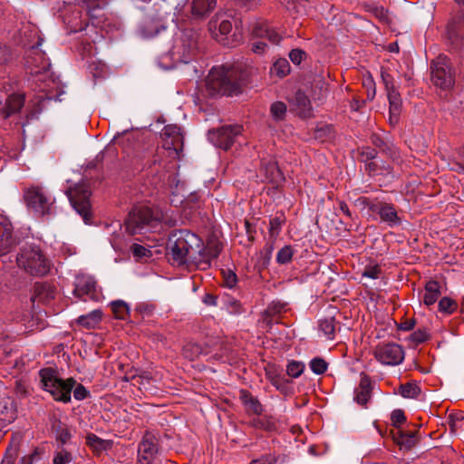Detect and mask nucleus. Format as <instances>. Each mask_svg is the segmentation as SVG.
Returning <instances> with one entry per match:
<instances>
[{
    "mask_svg": "<svg viewBox=\"0 0 464 464\" xmlns=\"http://www.w3.org/2000/svg\"><path fill=\"white\" fill-rule=\"evenodd\" d=\"M240 125H227L211 133V140L217 147L225 150H228L235 142V139L241 133Z\"/></svg>",
    "mask_w": 464,
    "mask_h": 464,
    "instance_id": "17",
    "label": "nucleus"
},
{
    "mask_svg": "<svg viewBox=\"0 0 464 464\" xmlns=\"http://www.w3.org/2000/svg\"><path fill=\"white\" fill-rule=\"evenodd\" d=\"M304 369V365L300 362L293 361L287 364L286 372L293 378L299 377Z\"/></svg>",
    "mask_w": 464,
    "mask_h": 464,
    "instance_id": "44",
    "label": "nucleus"
},
{
    "mask_svg": "<svg viewBox=\"0 0 464 464\" xmlns=\"http://www.w3.org/2000/svg\"><path fill=\"white\" fill-rule=\"evenodd\" d=\"M224 284L226 286L229 288H233L237 282V275L231 270H227V272H223Z\"/></svg>",
    "mask_w": 464,
    "mask_h": 464,
    "instance_id": "50",
    "label": "nucleus"
},
{
    "mask_svg": "<svg viewBox=\"0 0 464 464\" xmlns=\"http://www.w3.org/2000/svg\"><path fill=\"white\" fill-rule=\"evenodd\" d=\"M381 76L389 101V121L392 125H396L399 122L402 106L401 94L395 87L394 78L391 73L382 69Z\"/></svg>",
    "mask_w": 464,
    "mask_h": 464,
    "instance_id": "10",
    "label": "nucleus"
},
{
    "mask_svg": "<svg viewBox=\"0 0 464 464\" xmlns=\"http://www.w3.org/2000/svg\"><path fill=\"white\" fill-rule=\"evenodd\" d=\"M393 441L400 447L401 450H410L418 442L416 431H405L400 429L391 431Z\"/></svg>",
    "mask_w": 464,
    "mask_h": 464,
    "instance_id": "21",
    "label": "nucleus"
},
{
    "mask_svg": "<svg viewBox=\"0 0 464 464\" xmlns=\"http://www.w3.org/2000/svg\"><path fill=\"white\" fill-rule=\"evenodd\" d=\"M362 154L366 157L367 160L374 159L376 156V151L373 149L367 148L362 150Z\"/></svg>",
    "mask_w": 464,
    "mask_h": 464,
    "instance_id": "61",
    "label": "nucleus"
},
{
    "mask_svg": "<svg viewBox=\"0 0 464 464\" xmlns=\"http://www.w3.org/2000/svg\"><path fill=\"white\" fill-rule=\"evenodd\" d=\"M41 382L44 389L50 392L55 401L69 402L71 401V392L75 384L72 378L66 381L55 376L53 370L45 368L40 371Z\"/></svg>",
    "mask_w": 464,
    "mask_h": 464,
    "instance_id": "5",
    "label": "nucleus"
},
{
    "mask_svg": "<svg viewBox=\"0 0 464 464\" xmlns=\"http://www.w3.org/2000/svg\"><path fill=\"white\" fill-rule=\"evenodd\" d=\"M266 170L270 171V175L267 176V179H269L272 181L276 180L277 179H279L281 177L279 169L274 163L269 164Z\"/></svg>",
    "mask_w": 464,
    "mask_h": 464,
    "instance_id": "56",
    "label": "nucleus"
},
{
    "mask_svg": "<svg viewBox=\"0 0 464 464\" xmlns=\"http://www.w3.org/2000/svg\"><path fill=\"white\" fill-rule=\"evenodd\" d=\"M364 84L366 86H368L369 88H372V99L374 97L375 95V84H374V82L372 80V78L370 76L368 77L365 82H364Z\"/></svg>",
    "mask_w": 464,
    "mask_h": 464,
    "instance_id": "63",
    "label": "nucleus"
},
{
    "mask_svg": "<svg viewBox=\"0 0 464 464\" xmlns=\"http://www.w3.org/2000/svg\"><path fill=\"white\" fill-rule=\"evenodd\" d=\"M21 436L18 435L12 439L10 446L7 448V452L11 455V457L15 456L18 450L19 443H20Z\"/></svg>",
    "mask_w": 464,
    "mask_h": 464,
    "instance_id": "55",
    "label": "nucleus"
},
{
    "mask_svg": "<svg viewBox=\"0 0 464 464\" xmlns=\"http://www.w3.org/2000/svg\"><path fill=\"white\" fill-rule=\"evenodd\" d=\"M420 393V389L412 383H406L401 386V394L405 398H415Z\"/></svg>",
    "mask_w": 464,
    "mask_h": 464,
    "instance_id": "45",
    "label": "nucleus"
},
{
    "mask_svg": "<svg viewBox=\"0 0 464 464\" xmlns=\"http://www.w3.org/2000/svg\"><path fill=\"white\" fill-rule=\"evenodd\" d=\"M24 102V98L21 94H13L11 95L5 103V108L3 109V113L5 118L10 117L12 114L18 112L23 107Z\"/></svg>",
    "mask_w": 464,
    "mask_h": 464,
    "instance_id": "29",
    "label": "nucleus"
},
{
    "mask_svg": "<svg viewBox=\"0 0 464 464\" xmlns=\"http://www.w3.org/2000/svg\"><path fill=\"white\" fill-rule=\"evenodd\" d=\"M204 303L208 305H216L217 304V297L213 295L208 294L204 297Z\"/></svg>",
    "mask_w": 464,
    "mask_h": 464,
    "instance_id": "60",
    "label": "nucleus"
},
{
    "mask_svg": "<svg viewBox=\"0 0 464 464\" xmlns=\"http://www.w3.org/2000/svg\"><path fill=\"white\" fill-rule=\"evenodd\" d=\"M371 382L366 376L361 378L359 386L354 391V400L361 405H364L371 398Z\"/></svg>",
    "mask_w": 464,
    "mask_h": 464,
    "instance_id": "26",
    "label": "nucleus"
},
{
    "mask_svg": "<svg viewBox=\"0 0 464 464\" xmlns=\"http://www.w3.org/2000/svg\"><path fill=\"white\" fill-rule=\"evenodd\" d=\"M338 209L342 212L346 218H352V213L344 201H338Z\"/></svg>",
    "mask_w": 464,
    "mask_h": 464,
    "instance_id": "57",
    "label": "nucleus"
},
{
    "mask_svg": "<svg viewBox=\"0 0 464 464\" xmlns=\"http://www.w3.org/2000/svg\"><path fill=\"white\" fill-rule=\"evenodd\" d=\"M294 109L301 117H310L312 105L309 98L301 91H297L293 100Z\"/></svg>",
    "mask_w": 464,
    "mask_h": 464,
    "instance_id": "23",
    "label": "nucleus"
},
{
    "mask_svg": "<svg viewBox=\"0 0 464 464\" xmlns=\"http://www.w3.org/2000/svg\"><path fill=\"white\" fill-rule=\"evenodd\" d=\"M374 356L382 364L398 365L404 359V351L400 344L388 343L376 346Z\"/></svg>",
    "mask_w": 464,
    "mask_h": 464,
    "instance_id": "14",
    "label": "nucleus"
},
{
    "mask_svg": "<svg viewBox=\"0 0 464 464\" xmlns=\"http://www.w3.org/2000/svg\"><path fill=\"white\" fill-rule=\"evenodd\" d=\"M72 460L71 454L67 451L58 452L53 458V464H67Z\"/></svg>",
    "mask_w": 464,
    "mask_h": 464,
    "instance_id": "52",
    "label": "nucleus"
},
{
    "mask_svg": "<svg viewBox=\"0 0 464 464\" xmlns=\"http://www.w3.org/2000/svg\"><path fill=\"white\" fill-rule=\"evenodd\" d=\"M370 210L376 213L381 221L390 227H396L401 224L402 218L392 204L387 202L373 203L370 206Z\"/></svg>",
    "mask_w": 464,
    "mask_h": 464,
    "instance_id": "18",
    "label": "nucleus"
},
{
    "mask_svg": "<svg viewBox=\"0 0 464 464\" xmlns=\"http://www.w3.org/2000/svg\"><path fill=\"white\" fill-rule=\"evenodd\" d=\"M216 5L217 0H193L191 5L192 14L197 18H201L212 11Z\"/></svg>",
    "mask_w": 464,
    "mask_h": 464,
    "instance_id": "27",
    "label": "nucleus"
},
{
    "mask_svg": "<svg viewBox=\"0 0 464 464\" xmlns=\"http://www.w3.org/2000/svg\"><path fill=\"white\" fill-rule=\"evenodd\" d=\"M440 295V285L439 282L434 280L428 281L425 285L424 304L428 306L435 304Z\"/></svg>",
    "mask_w": 464,
    "mask_h": 464,
    "instance_id": "28",
    "label": "nucleus"
},
{
    "mask_svg": "<svg viewBox=\"0 0 464 464\" xmlns=\"http://www.w3.org/2000/svg\"><path fill=\"white\" fill-rule=\"evenodd\" d=\"M304 55L305 53L304 51L300 49H294L290 52L289 58L294 63L299 64L303 61Z\"/></svg>",
    "mask_w": 464,
    "mask_h": 464,
    "instance_id": "54",
    "label": "nucleus"
},
{
    "mask_svg": "<svg viewBox=\"0 0 464 464\" xmlns=\"http://www.w3.org/2000/svg\"><path fill=\"white\" fill-rule=\"evenodd\" d=\"M55 289L48 283H37L34 287L32 299H37L39 302L46 303L54 298Z\"/></svg>",
    "mask_w": 464,
    "mask_h": 464,
    "instance_id": "25",
    "label": "nucleus"
},
{
    "mask_svg": "<svg viewBox=\"0 0 464 464\" xmlns=\"http://www.w3.org/2000/svg\"><path fill=\"white\" fill-rule=\"evenodd\" d=\"M239 399L243 403L246 411L248 414L261 415L263 412V406L258 399L253 396L247 390H241L239 392Z\"/></svg>",
    "mask_w": 464,
    "mask_h": 464,
    "instance_id": "22",
    "label": "nucleus"
},
{
    "mask_svg": "<svg viewBox=\"0 0 464 464\" xmlns=\"http://www.w3.org/2000/svg\"><path fill=\"white\" fill-rule=\"evenodd\" d=\"M198 34L193 29H185L176 38L170 51L171 58L176 63H188L198 53Z\"/></svg>",
    "mask_w": 464,
    "mask_h": 464,
    "instance_id": "7",
    "label": "nucleus"
},
{
    "mask_svg": "<svg viewBox=\"0 0 464 464\" xmlns=\"http://www.w3.org/2000/svg\"><path fill=\"white\" fill-rule=\"evenodd\" d=\"M18 266L32 276H43L50 270V263L38 246H25L16 257Z\"/></svg>",
    "mask_w": 464,
    "mask_h": 464,
    "instance_id": "6",
    "label": "nucleus"
},
{
    "mask_svg": "<svg viewBox=\"0 0 464 464\" xmlns=\"http://www.w3.org/2000/svg\"><path fill=\"white\" fill-rule=\"evenodd\" d=\"M457 307V303L450 297H443L439 302V311L441 313L452 314L456 311Z\"/></svg>",
    "mask_w": 464,
    "mask_h": 464,
    "instance_id": "38",
    "label": "nucleus"
},
{
    "mask_svg": "<svg viewBox=\"0 0 464 464\" xmlns=\"http://www.w3.org/2000/svg\"><path fill=\"white\" fill-rule=\"evenodd\" d=\"M157 452L158 446L155 438L152 437L151 435L144 436L141 442L139 445L138 464H150L152 459L156 456Z\"/></svg>",
    "mask_w": 464,
    "mask_h": 464,
    "instance_id": "20",
    "label": "nucleus"
},
{
    "mask_svg": "<svg viewBox=\"0 0 464 464\" xmlns=\"http://www.w3.org/2000/svg\"><path fill=\"white\" fill-rule=\"evenodd\" d=\"M130 249H131L133 256L137 258H142V257L149 256L151 255V252L150 249H148L145 246L139 245V244H133L131 246Z\"/></svg>",
    "mask_w": 464,
    "mask_h": 464,
    "instance_id": "49",
    "label": "nucleus"
},
{
    "mask_svg": "<svg viewBox=\"0 0 464 464\" xmlns=\"http://www.w3.org/2000/svg\"><path fill=\"white\" fill-rule=\"evenodd\" d=\"M285 458L276 457L273 455H265L258 459H253L249 464H281Z\"/></svg>",
    "mask_w": 464,
    "mask_h": 464,
    "instance_id": "46",
    "label": "nucleus"
},
{
    "mask_svg": "<svg viewBox=\"0 0 464 464\" xmlns=\"http://www.w3.org/2000/svg\"><path fill=\"white\" fill-rule=\"evenodd\" d=\"M15 245L13 225L7 217L0 214V256L8 253Z\"/></svg>",
    "mask_w": 464,
    "mask_h": 464,
    "instance_id": "19",
    "label": "nucleus"
},
{
    "mask_svg": "<svg viewBox=\"0 0 464 464\" xmlns=\"http://www.w3.org/2000/svg\"><path fill=\"white\" fill-rule=\"evenodd\" d=\"M286 111V104L283 102H275L270 106L271 116L276 121H283L285 117Z\"/></svg>",
    "mask_w": 464,
    "mask_h": 464,
    "instance_id": "35",
    "label": "nucleus"
},
{
    "mask_svg": "<svg viewBox=\"0 0 464 464\" xmlns=\"http://www.w3.org/2000/svg\"><path fill=\"white\" fill-rule=\"evenodd\" d=\"M252 35L257 40L252 43V51L255 53H263L267 48V40L272 44H278L281 41L280 34L266 22H258L253 24Z\"/></svg>",
    "mask_w": 464,
    "mask_h": 464,
    "instance_id": "11",
    "label": "nucleus"
},
{
    "mask_svg": "<svg viewBox=\"0 0 464 464\" xmlns=\"http://www.w3.org/2000/svg\"><path fill=\"white\" fill-rule=\"evenodd\" d=\"M15 418V411L13 402L10 400L0 401V420L4 422L10 423Z\"/></svg>",
    "mask_w": 464,
    "mask_h": 464,
    "instance_id": "31",
    "label": "nucleus"
},
{
    "mask_svg": "<svg viewBox=\"0 0 464 464\" xmlns=\"http://www.w3.org/2000/svg\"><path fill=\"white\" fill-rule=\"evenodd\" d=\"M102 317L101 310H93L87 314L79 316L77 323L87 329H94L102 321Z\"/></svg>",
    "mask_w": 464,
    "mask_h": 464,
    "instance_id": "30",
    "label": "nucleus"
},
{
    "mask_svg": "<svg viewBox=\"0 0 464 464\" xmlns=\"http://www.w3.org/2000/svg\"><path fill=\"white\" fill-rule=\"evenodd\" d=\"M414 324H415L414 320H412V319L406 320L400 324L399 329L402 330V331H410L414 327Z\"/></svg>",
    "mask_w": 464,
    "mask_h": 464,
    "instance_id": "59",
    "label": "nucleus"
},
{
    "mask_svg": "<svg viewBox=\"0 0 464 464\" xmlns=\"http://www.w3.org/2000/svg\"><path fill=\"white\" fill-rule=\"evenodd\" d=\"M266 377L277 390H283L285 386V380L273 370L266 371Z\"/></svg>",
    "mask_w": 464,
    "mask_h": 464,
    "instance_id": "43",
    "label": "nucleus"
},
{
    "mask_svg": "<svg viewBox=\"0 0 464 464\" xmlns=\"http://www.w3.org/2000/svg\"><path fill=\"white\" fill-rule=\"evenodd\" d=\"M320 331L326 336L327 339L333 340L335 334V321L333 317L325 318L319 323Z\"/></svg>",
    "mask_w": 464,
    "mask_h": 464,
    "instance_id": "33",
    "label": "nucleus"
},
{
    "mask_svg": "<svg viewBox=\"0 0 464 464\" xmlns=\"http://www.w3.org/2000/svg\"><path fill=\"white\" fill-rule=\"evenodd\" d=\"M167 224L169 227H174L177 224L176 219H173L172 218L169 217L168 215L163 214V218L161 219V223Z\"/></svg>",
    "mask_w": 464,
    "mask_h": 464,
    "instance_id": "62",
    "label": "nucleus"
},
{
    "mask_svg": "<svg viewBox=\"0 0 464 464\" xmlns=\"http://www.w3.org/2000/svg\"><path fill=\"white\" fill-rule=\"evenodd\" d=\"M245 81V74L238 68L221 66L209 72L206 86L210 96H232L241 92Z\"/></svg>",
    "mask_w": 464,
    "mask_h": 464,
    "instance_id": "3",
    "label": "nucleus"
},
{
    "mask_svg": "<svg viewBox=\"0 0 464 464\" xmlns=\"http://www.w3.org/2000/svg\"><path fill=\"white\" fill-rule=\"evenodd\" d=\"M111 310L117 319L123 320L129 313V307L123 301L118 300L111 303Z\"/></svg>",
    "mask_w": 464,
    "mask_h": 464,
    "instance_id": "36",
    "label": "nucleus"
},
{
    "mask_svg": "<svg viewBox=\"0 0 464 464\" xmlns=\"http://www.w3.org/2000/svg\"><path fill=\"white\" fill-rule=\"evenodd\" d=\"M73 295L83 300H86L84 296L92 300H98L100 294L94 278L87 275L77 276L74 282Z\"/></svg>",
    "mask_w": 464,
    "mask_h": 464,
    "instance_id": "16",
    "label": "nucleus"
},
{
    "mask_svg": "<svg viewBox=\"0 0 464 464\" xmlns=\"http://www.w3.org/2000/svg\"><path fill=\"white\" fill-rule=\"evenodd\" d=\"M381 273H382V269L378 265L368 266L362 271V276L371 278V279H377V278H379Z\"/></svg>",
    "mask_w": 464,
    "mask_h": 464,
    "instance_id": "47",
    "label": "nucleus"
},
{
    "mask_svg": "<svg viewBox=\"0 0 464 464\" xmlns=\"http://www.w3.org/2000/svg\"><path fill=\"white\" fill-rule=\"evenodd\" d=\"M411 340L416 343H421L428 340L429 334L424 330H418L411 335Z\"/></svg>",
    "mask_w": 464,
    "mask_h": 464,
    "instance_id": "53",
    "label": "nucleus"
},
{
    "mask_svg": "<svg viewBox=\"0 0 464 464\" xmlns=\"http://www.w3.org/2000/svg\"><path fill=\"white\" fill-rule=\"evenodd\" d=\"M168 249L173 264H192L198 266L201 258V238L186 229L176 230L169 237Z\"/></svg>",
    "mask_w": 464,
    "mask_h": 464,
    "instance_id": "2",
    "label": "nucleus"
},
{
    "mask_svg": "<svg viewBox=\"0 0 464 464\" xmlns=\"http://www.w3.org/2000/svg\"><path fill=\"white\" fill-rule=\"evenodd\" d=\"M233 24L230 15L227 14H216L208 23V30L211 35L223 45L232 46L234 36L229 35L232 32Z\"/></svg>",
    "mask_w": 464,
    "mask_h": 464,
    "instance_id": "12",
    "label": "nucleus"
},
{
    "mask_svg": "<svg viewBox=\"0 0 464 464\" xmlns=\"http://www.w3.org/2000/svg\"><path fill=\"white\" fill-rule=\"evenodd\" d=\"M293 257V249L290 246H285L282 247L277 255L276 261L279 264H287L292 260Z\"/></svg>",
    "mask_w": 464,
    "mask_h": 464,
    "instance_id": "41",
    "label": "nucleus"
},
{
    "mask_svg": "<svg viewBox=\"0 0 464 464\" xmlns=\"http://www.w3.org/2000/svg\"><path fill=\"white\" fill-rule=\"evenodd\" d=\"M283 308H284V306L282 304H280L278 306L277 305L269 306L266 310V313L270 314H274L276 313H280Z\"/></svg>",
    "mask_w": 464,
    "mask_h": 464,
    "instance_id": "64",
    "label": "nucleus"
},
{
    "mask_svg": "<svg viewBox=\"0 0 464 464\" xmlns=\"http://www.w3.org/2000/svg\"><path fill=\"white\" fill-rule=\"evenodd\" d=\"M71 438V433L66 428H63L60 430L58 433V439L61 440L63 444L66 443L67 440Z\"/></svg>",
    "mask_w": 464,
    "mask_h": 464,
    "instance_id": "58",
    "label": "nucleus"
},
{
    "mask_svg": "<svg viewBox=\"0 0 464 464\" xmlns=\"http://www.w3.org/2000/svg\"><path fill=\"white\" fill-rule=\"evenodd\" d=\"M44 454V448H35L31 453L24 456L21 459L20 464H34L39 462Z\"/></svg>",
    "mask_w": 464,
    "mask_h": 464,
    "instance_id": "37",
    "label": "nucleus"
},
{
    "mask_svg": "<svg viewBox=\"0 0 464 464\" xmlns=\"http://www.w3.org/2000/svg\"><path fill=\"white\" fill-rule=\"evenodd\" d=\"M405 420H406V417H405L403 411L394 410L392 412L391 421H392V424L396 428V430L400 429V426L403 422H405Z\"/></svg>",
    "mask_w": 464,
    "mask_h": 464,
    "instance_id": "48",
    "label": "nucleus"
},
{
    "mask_svg": "<svg viewBox=\"0 0 464 464\" xmlns=\"http://www.w3.org/2000/svg\"><path fill=\"white\" fill-rule=\"evenodd\" d=\"M86 444L96 452H101L111 446L110 441L104 440L93 433L87 434Z\"/></svg>",
    "mask_w": 464,
    "mask_h": 464,
    "instance_id": "32",
    "label": "nucleus"
},
{
    "mask_svg": "<svg viewBox=\"0 0 464 464\" xmlns=\"http://www.w3.org/2000/svg\"><path fill=\"white\" fill-rule=\"evenodd\" d=\"M89 395V391L82 384H78L73 391V396L78 401L84 400Z\"/></svg>",
    "mask_w": 464,
    "mask_h": 464,
    "instance_id": "51",
    "label": "nucleus"
},
{
    "mask_svg": "<svg viewBox=\"0 0 464 464\" xmlns=\"http://www.w3.org/2000/svg\"><path fill=\"white\" fill-rule=\"evenodd\" d=\"M72 208L82 218L85 224H90L92 219L90 188L85 183H79L67 192Z\"/></svg>",
    "mask_w": 464,
    "mask_h": 464,
    "instance_id": "8",
    "label": "nucleus"
},
{
    "mask_svg": "<svg viewBox=\"0 0 464 464\" xmlns=\"http://www.w3.org/2000/svg\"><path fill=\"white\" fill-rule=\"evenodd\" d=\"M162 218L163 213L158 208L136 207L125 222L126 230L130 235L156 232L161 228Z\"/></svg>",
    "mask_w": 464,
    "mask_h": 464,
    "instance_id": "4",
    "label": "nucleus"
},
{
    "mask_svg": "<svg viewBox=\"0 0 464 464\" xmlns=\"http://www.w3.org/2000/svg\"><path fill=\"white\" fill-rule=\"evenodd\" d=\"M24 198L27 207L35 213L43 216L50 212L53 201L42 187L33 186L26 188Z\"/></svg>",
    "mask_w": 464,
    "mask_h": 464,
    "instance_id": "13",
    "label": "nucleus"
},
{
    "mask_svg": "<svg viewBox=\"0 0 464 464\" xmlns=\"http://www.w3.org/2000/svg\"><path fill=\"white\" fill-rule=\"evenodd\" d=\"M285 218L283 216H276L270 219L269 223V237L274 242L281 232L282 226L285 223Z\"/></svg>",
    "mask_w": 464,
    "mask_h": 464,
    "instance_id": "34",
    "label": "nucleus"
},
{
    "mask_svg": "<svg viewBox=\"0 0 464 464\" xmlns=\"http://www.w3.org/2000/svg\"><path fill=\"white\" fill-rule=\"evenodd\" d=\"M431 82L437 87L446 90L454 84V72L450 59L445 55H439L430 63Z\"/></svg>",
    "mask_w": 464,
    "mask_h": 464,
    "instance_id": "9",
    "label": "nucleus"
},
{
    "mask_svg": "<svg viewBox=\"0 0 464 464\" xmlns=\"http://www.w3.org/2000/svg\"><path fill=\"white\" fill-rule=\"evenodd\" d=\"M272 70L277 76L284 77L289 72V63L285 59H280L274 63Z\"/></svg>",
    "mask_w": 464,
    "mask_h": 464,
    "instance_id": "40",
    "label": "nucleus"
},
{
    "mask_svg": "<svg viewBox=\"0 0 464 464\" xmlns=\"http://www.w3.org/2000/svg\"><path fill=\"white\" fill-rule=\"evenodd\" d=\"M221 246L218 244H214L204 246L203 242L201 241V251H200V262H198V266L202 269H206L210 266V261L219 255L221 252Z\"/></svg>",
    "mask_w": 464,
    "mask_h": 464,
    "instance_id": "24",
    "label": "nucleus"
},
{
    "mask_svg": "<svg viewBox=\"0 0 464 464\" xmlns=\"http://www.w3.org/2000/svg\"><path fill=\"white\" fill-rule=\"evenodd\" d=\"M161 146H158L146 162L144 167L152 169L156 166V173L169 171L175 160H179L183 150V133L176 124L166 125L160 132Z\"/></svg>",
    "mask_w": 464,
    "mask_h": 464,
    "instance_id": "1",
    "label": "nucleus"
},
{
    "mask_svg": "<svg viewBox=\"0 0 464 464\" xmlns=\"http://www.w3.org/2000/svg\"><path fill=\"white\" fill-rule=\"evenodd\" d=\"M43 39L38 37V41L35 45H33L26 57L25 65L30 70L31 74H39L43 72H46L51 63L45 57L39 46L42 44Z\"/></svg>",
    "mask_w": 464,
    "mask_h": 464,
    "instance_id": "15",
    "label": "nucleus"
},
{
    "mask_svg": "<svg viewBox=\"0 0 464 464\" xmlns=\"http://www.w3.org/2000/svg\"><path fill=\"white\" fill-rule=\"evenodd\" d=\"M327 362L322 359V358H314L311 362H310V368L312 370L313 372H314L315 374H323L326 372L327 370Z\"/></svg>",
    "mask_w": 464,
    "mask_h": 464,
    "instance_id": "42",
    "label": "nucleus"
},
{
    "mask_svg": "<svg viewBox=\"0 0 464 464\" xmlns=\"http://www.w3.org/2000/svg\"><path fill=\"white\" fill-rule=\"evenodd\" d=\"M202 353V349L196 343H188L183 348V354L186 358L193 361Z\"/></svg>",
    "mask_w": 464,
    "mask_h": 464,
    "instance_id": "39",
    "label": "nucleus"
}]
</instances>
